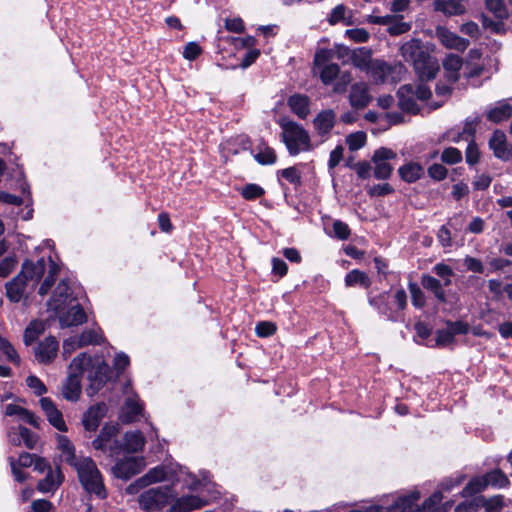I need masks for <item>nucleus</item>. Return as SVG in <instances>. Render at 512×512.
Listing matches in <instances>:
<instances>
[{
  "label": "nucleus",
  "mask_w": 512,
  "mask_h": 512,
  "mask_svg": "<svg viewBox=\"0 0 512 512\" xmlns=\"http://www.w3.org/2000/svg\"><path fill=\"white\" fill-rule=\"evenodd\" d=\"M345 284L348 287L360 285L364 288H368L370 286V280L366 273L355 269L345 276Z\"/></svg>",
  "instance_id": "43"
},
{
  "label": "nucleus",
  "mask_w": 512,
  "mask_h": 512,
  "mask_svg": "<svg viewBox=\"0 0 512 512\" xmlns=\"http://www.w3.org/2000/svg\"><path fill=\"white\" fill-rule=\"evenodd\" d=\"M488 487L485 475L473 478L462 490L463 497H469L484 491Z\"/></svg>",
  "instance_id": "42"
},
{
  "label": "nucleus",
  "mask_w": 512,
  "mask_h": 512,
  "mask_svg": "<svg viewBox=\"0 0 512 512\" xmlns=\"http://www.w3.org/2000/svg\"><path fill=\"white\" fill-rule=\"evenodd\" d=\"M346 35L356 43H365L369 39V33L361 28L347 30Z\"/></svg>",
  "instance_id": "58"
},
{
  "label": "nucleus",
  "mask_w": 512,
  "mask_h": 512,
  "mask_svg": "<svg viewBox=\"0 0 512 512\" xmlns=\"http://www.w3.org/2000/svg\"><path fill=\"white\" fill-rule=\"evenodd\" d=\"M410 29L411 25L409 23L393 19V21L389 24L388 32L391 35H400L408 32Z\"/></svg>",
  "instance_id": "57"
},
{
  "label": "nucleus",
  "mask_w": 512,
  "mask_h": 512,
  "mask_svg": "<svg viewBox=\"0 0 512 512\" xmlns=\"http://www.w3.org/2000/svg\"><path fill=\"white\" fill-rule=\"evenodd\" d=\"M73 468L77 471L78 478L88 493L96 495L99 499L106 498L102 475L91 458L82 457Z\"/></svg>",
  "instance_id": "7"
},
{
  "label": "nucleus",
  "mask_w": 512,
  "mask_h": 512,
  "mask_svg": "<svg viewBox=\"0 0 512 512\" xmlns=\"http://www.w3.org/2000/svg\"><path fill=\"white\" fill-rule=\"evenodd\" d=\"M435 11L442 12L446 16L462 15L465 13V5L460 0H435Z\"/></svg>",
  "instance_id": "25"
},
{
  "label": "nucleus",
  "mask_w": 512,
  "mask_h": 512,
  "mask_svg": "<svg viewBox=\"0 0 512 512\" xmlns=\"http://www.w3.org/2000/svg\"><path fill=\"white\" fill-rule=\"evenodd\" d=\"M350 55V61L355 68L367 72L374 59H372L371 51L361 47L352 51L345 50Z\"/></svg>",
  "instance_id": "23"
},
{
  "label": "nucleus",
  "mask_w": 512,
  "mask_h": 512,
  "mask_svg": "<svg viewBox=\"0 0 512 512\" xmlns=\"http://www.w3.org/2000/svg\"><path fill=\"white\" fill-rule=\"evenodd\" d=\"M476 506L483 507L485 512H501L504 507V496L494 495L492 497H476Z\"/></svg>",
  "instance_id": "33"
},
{
  "label": "nucleus",
  "mask_w": 512,
  "mask_h": 512,
  "mask_svg": "<svg viewBox=\"0 0 512 512\" xmlns=\"http://www.w3.org/2000/svg\"><path fill=\"white\" fill-rule=\"evenodd\" d=\"M79 339L77 336L70 337L63 342V356L65 358L69 357L76 349L82 348L79 345Z\"/></svg>",
  "instance_id": "60"
},
{
  "label": "nucleus",
  "mask_w": 512,
  "mask_h": 512,
  "mask_svg": "<svg viewBox=\"0 0 512 512\" xmlns=\"http://www.w3.org/2000/svg\"><path fill=\"white\" fill-rule=\"evenodd\" d=\"M454 341V336L451 332L446 328L443 330H438L436 333V343L439 346H448L452 344Z\"/></svg>",
  "instance_id": "64"
},
{
  "label": "nucleus",
  "mask_w": 512,
  "mask_h": 512,
  "mask_svg": "<svg viewBox=\"0 0 512 512\" xmlns=\"http://www.w3.org/2000/svg\"><path fill=\"white\" fill-rule=\"evenodd\" d=\"M312 71L314 75H317L320 78L321 82L325 86L331 85L337 78H339L333 86L334 93H344L352 80L351 73L348 71L340 73V67L336 63L321 66Z\"/></svg>",
  "instance_id": "8"
},
{
  "label": "nucleus",
  "mask_w": 512,
  "mask_h": 512,
  "mask_svg": "<svg viewBox=\"0 0 512 512\" xmlns=\"http://www.w3.org/2000/svg\"><path fill=\"white\" fill-rule=\"evenodd\" d=\"M26 383L28 387L32 389L34 393L38 396L43 395L47 391L44 383L36 376H29L26 379Z\"/></svg>",
  "instance_id": "59"
},
{
  "label": "nucleus",
  "mask_w": 512,
  "mask_h": 512,
  "mask_svg": "<svg viewBox=\"0 0 512 512\" xmlns=\"http://www.w3.org/2000/svg\"><path fill=\"white\" fill-rule=\"evenodd\" d=\"M463 60L456 54H448L443 60V67L449 81L456 82L459 78V71Z\"/></svg>",
  "instance_id": "29"
},
{
  "label": "nucleus",
  "mask_w": 512,
  "mask_h": 512,
  "mask_svg": "<svg viewBox=\"0 0 512 512\" xmlns=\"http://www.w3.org/2000/svg\"><path fill=\"white\" fill-rule=\"evenodd\" d=\"M441 159L447 164H456L462 160V154L457 148L449 147L443 151Z\"/></svg>",
  "instance_id": "51"
},
{
  "label": "nucleus",
  "mask_w": 512,
  "mask_h": 512,
  "mask_svg": "<svg viewBox=\"0 0 512 512\" xmlns=\"http://www.w3.org/2000/svg\"><path fill=\"white\" fill-rule=\"evenodd\" d=\"M62 480L63 476L59 469L52 470L49 468L45 479L38 483V490L43 493L55 491Z\"/></svg>",
  "instance_id": "32"
},
{
  "label": "nucleus",
  "mask_w": 512,
  "mask_h": 512,
  "mask_svg": "<svg viewBox=\"0 0 512 512\" xmlns=\"http://www.w3.org/2000/svg\"><path fill=\"white\" fill-rule=\"evenodd\" d=\"M278 123L282 129V140L290 155L296 156L300 152L312 151L315 148L309 133L301 125L287 118H281Z\"/></svg>",
  "instance_id": "6"
},
{
  "label": "nucleus",
  "mask_w": 512,
  "mask_h": 512,
  "mask_svg": "<svg viewBox=\"0 0 512 512\" xmlns=\"http://www.w3.org/2000/svg\"><path fill=\"white\" fill-rule=\"evenodd\" d=\"M176 495L172 486H159L142 493L139 497V504L145 510H153L169 504Z\"/></svg>",
  "instance_id": "9"
},
{
  "label": "nucleus",
  "mask_w": 512,
  "mask_h": 512,
  "mask_svg": "<svg viewBox=\"0 0 512 512\" xmlns=\"http://www.w3.org/2000/svg\"><path fill=\"white\" fill-rule=\"evenodd\" d=\"M87 374L89 385L86 392L89 396L95 395L106 383L110 375V368L101 355L90 356L81 353L69 365L68 376L62 384V396L75 402L79 400L82 392L81 375Z\"/></svg>",
  "instance_id": "1"
},
{
  "label": "nucleus",
  "mask_w": 512,
  "mask_h": 512,
  "mask_svg": "<svg viewBox=\"0 0 512 512\" xmlns=\"http://www.w3.org/2000/svg\"><path fill=\"white\" fill-rule=\"evenodd\" d=\"M435 36L439 42L447 49L463 52L469 45V42L466 39L460 37L456 33L448 30L443 26L436 27Z\"/></svg>",
  "instance_id": "16"
},
{
  "label": "nucleus",
  "mask_w": 512,
  "mask_h": 512,
  "mask_svg": "<svg viewBox=\"0 0 512 512\" xmlns=\"http://www.w3.org/2000/svg\"><path fill=\"white\" fill-rule=\"evenodd\" d=\"M489 146L496 158L504 161L512 159V144L507 142L504 132L495 130L490 138Z\"/></svg>",
  "instance_id": "18"
},
{
  "label": "nucleus",
  "mask_w": 512,
  "mask_h": 512,
  "mask_svg": "<svg viewBox=\"0 0 512 512\" xmlns=\"http://www.w3.org/2000/svg\"><path fill=\"white\" fill-rule=\"evenodd\" d=\"M400 178L407 182L413 183L424 175V167L417 162H407L398 169Z\"/></svg>",
  "instance_id": "26"
},
{
  "label": "nucleus",
  "mask_w": 512,
  "mask_h": 512,
  "mask_svg": "<svg viewBox=\"0 0 512 512\" xmlns=\"http://www.w3.org/2000/svg\"><path fill=\"white\" fill-rule=\"evenodd\" d=\"M140 412L141 405L139 404L138 399L136 397L129 398L123 407L122 418L125 422H132Z\"/></svg>",
  "instance_id": "44"
},
{
  "label": "nucleus",
  "mask_w": 512,
  "mask_h": 512,
  "mask_svg": "<svg viewBox=\"0 0 512 512\" xmlns=\"http://www.w3.org/2000/svg\"><path fill=\"white\" fill-rule=\"evenodd\" d=\"M39 403L50 424L59 431H66L67 427L62 413L56 408L54 402L48 397H43Z\"/></svg>",
  "instance_id": "21"
},
{
  "label": "nucleus",
  "mask_w": 512,
  "mask_h": 512,
  "mask_svg": "<svg viewBox=\"0 0 512 512\" xmlns=\"http://www.w3.org/2000/svg\"><path fill=\"white\" fill-rule=\"evenodd\" d=\"M421 494L418 490L409 491L392 497L391 501L382 506L383 512H442L441 491H436L419 504Z\"/></svg>",
  "instance_id": "4"
},
{
  "label": "nucleus",
  "mask_w": 512,
  "mask_h": 512,
  "mask_svg": "<svg viewBox=\"0 0 512 512\" xmlns=\"http://www.w3.org/2000/svg\"><path fill=\"white\" fill-rule=\"evenodd\" d=\"M186 483L190 490H198L201 494L178 498L170 507V512H188L199 509L216 500L219 495V492L214 489V484L210 482L207 472L201 473V479L189 474Z\"/></svg>",
  "instance_id": "3"
},
{
  "label": "nucleus",
  "mask_w": 512,
  "mask_h": 512,
  "mask_svg": "<svg viewBox=\"0 0 512 512\" xmlns=\"http://www.w3.org/2000/svg\"><path fill=\"white\" fill-rule=\"evenodd\" d=\"M118 431L119 429L116 424L105 425L99 436L93 440V448L96 450L108 451L110 456L117 454L120 450V445L115 439Z\"/></svg>",
  "instance_id": "12"
},
{
  "label": "nucleus",
  "mask_w": 512,
  "mask_h": 512,
  "mask_svg": "<svg viewBox=\"0 0 512 512\" xmlns=\"http://www.w3.org/2000/svg\"><path fill=\"white\" fill-rule=\"evenodd\" d=\"M58 349L57 339L53 336L46 337L34 348L35 359L40 364H49L56 358Z\"/></svg>",
  "instance_id": "15"
},
{
  "label": "nucleus",
  "mask_w": 512,
  "mask_h": 512,
  "mask_svg": "<svg viewBox=\"0 0 512 512\" xmlns=\"http://www.w3.org/2000/svg\"><path fill=\"white\" fill-rule=\"evenodd\" d=\"M143 457H127L113 467V473L117 478L129 479L140 473L145 467Z\"/></svg>",
  "instance_id": "14"
},
{
  "label": "nucleus",
  "mask_w": 512,
  "mask_h": 512,
  "mask_svg": "<svg viewBox=\"0 0 512 512\" xmlns=\"http://www.w3.org/2000/svg\"><path fill=\"white\" fill-rule=\"evenodd\" d=\"M460 31L472 38H479L481 35L480 27L477 23L469 21L461 25Z\"/></svg>",
  "instance_id": "63"
},
{
  "label": "nucleus",
  "mask_w": 512,
  "mask_h": 512,
  "mask_svg": "<svg viewBox=\"0 0 512 512\" xmlns=\"http://www.w3.org/2000/svg\"><path fill=\"white\" fill-rule=\"evenodd\" d=\"M347 13H350V11L344 5H337L332 9L328 21L331 25H335L339 22L350 24V21H348L349 17L347 16Z\"/></svg>",
  "instance_id": "47"
},
{
  "label": "nucleus",
  "mask_w": 512,
  "mask_h": 512,
  "mask_svg": "<svg viewBox=\"0 0 512 512\" xmlns=\"http://www.w3.org/2000/svg\"><path fill=\"white\" fill-rule=\"evenodd\" d=\"M288 105L292 112L301 119H305L309 114V98L307 96L292 95L288 100Z\"/></svg>",
  "instance_id": "31"
},
{
  "label": "nucleus",
  "mask_w": 512,
  "mask_h": 512,
  "mask_svg": "<svg viewBox=\"0 0 512 512\" xmlns=\"http://www.w3.org/2000/svg\"><path fill=\"white\" fill-rule=\"evenodd\" d=\"M481 21H482L483 27L489 29L492 32L504 33L506 31L505 25L503 24L502 20L493 21L488 16L482 14Z\"/></svg>",
  "instance_id": "52"
},
{
  "label": "nucleus",
  "mask_w": 512,
  "mask_h": 512,
  "mask_svg": "<svg viewBox=\"0 0 512 512\" xmlns=\"http://www.w3.org/2000/svg\"><path fill=\"white\" fill-rule=\"evenodd\" d=\"M45 330L44 323L39 320H33L26 327L23 334V341L26 346H30L35 340L43 334Z\"/></svg>",
  "instance_id": "36"
},
{
  "label": "nucleus",
  "mask_w": 512,
  "mask_h": 512,
  "mask_svg": "<svg viewBox=\"0 0 512 512\" xmlns=\"http://www.w3.org/2000/svg\"><path fill=\"white\" fill-rule=\"evenodd\" d=\"M255 159L262 165H269L276 161V154L273 149L265 148L255 155Z\"/></svg>",
  "instance_id": "54"
},
{
  "label": "nucleus",
  "mask_w": 512,
  "mask_h": 512,
  "mask_svg": "<svg viewBox=\"0 0 512 512\" xmlns=\"http://www.w3.org/2000/svg\"><path fill=\"white\" fill-rule=\"evenodd\" d=\"M34 460V456L30 453L21 454L17 460H15L13 457L9 458L12 473L17 481L23 482L26 479V475L21 471V468L32 466Z\"/></svg>",
  "instance_id": "27"
},
{
  "label": "nucleus",
  "mask_w": 512,
  "mask_h": 512,
  "mask_svg": "<svg viewBox=\"0 0 512 512\" xmlns=\"http://www.w3.org/2000/svg\"><path fill=\"white\" fill-rule=\"evenodd\" d=\"M486 8L497 19L504 20L509 17V9L505 4V0H486Z\"/></svg>",
  "instance_id": "41"
},
{
  "label": "nucleus",
  "mask_w": 512,
  "mask_h": 512,
  "mask_svg": "<svg viewBox=\"0 0 512 512\" xmlns=\"http://www.w3.org/2000/svg\"><path fill=\"white\" fill-rule=\"evenodd\" d=\"M371 101L369 86L365 82L354 83L350 88L349 102L353 108L362 109Z\"/></svg>",
  "instance_id": "20"
},
{
  "label": "nucleus",
  "mask_w": 512,
  "mask_h": 512,
  "mask_svg": "<svg viewBox=\"0 0 512 512\" xmlns=\"http://www.w3.org/2000/svg\"><path fill=\"white\" fill-rule=\"evenodd\" d=\"M512 114V106L506 102H498L487 111V118L491 122L499 123L508 119Z\"/></svg>",
  "instance_id": "34"
},
{
  "label": "nucleus",
  "mask_w": 512,
  "mask_h": 512,
  "mask_svg": "<svg viewBox=\"0 0 512 512\" xmlns=\"http://www.w3.org/2000/svg\"><path fill=\"white\" fill-rule=\"evenodd\" d=\"M488 486L497 489L506 488L510 485L508 477L499 469L493 470L485 474Z\"/></svg>",
  "instance_id": "40"
},
{
  "label": "nucleus",
  "mask_w": 512,
  "mask_h": 512,
  "mask_svg": "<svg viewBox=\"0 0 512 512\" xmlns=\"http://www.w3.org/2000/svg\"><path fill=\"white\" fill-rule=\"evenodd\" d=\"M275 331L276 325L268 321L259 322L255 327V332L259 337L271 336Z\"/></svg>",
  "instance_id": "56"
},
{
  "label": "nucleus",
  "mask_w": 512,
  "mask_h": 512,
  "mask_svg": "<svg viewBox=\"0 0 512 512\" xmlns=\"http://www.w3.org/2000/svg\"><path fill=\"white\" fill-rule=\"evenodd\" d=\"M334 236L340 240H346L350 236V229L348 225L340 220L333 222Z\"/></svg>",
  "instance_id": "55"
},
{
  "label": "nucleus",
  "mask_w": 512,
  "mask_h": 512,
  "mask_svg": "<svg viewBox=\"0 0 512 512\" xmlns=\"http://www.w3.org/2000/svg\"><path fill=\"white\" fill-rule=\"evenodd\" d=\"M61 327L80 325L86 321V314L79 303L72 302L55 311Z\"/></svg>",
  "instance_id": "13"
},
{
  "label": "nucleus",
  "mask_w": 512,
  "mask_h": 512,
  "mask_svg": "<svg viewBox=\"0 0 512 512\" xmlns=\"http://www.w3.org/2000/svg\"><path fill=\"white\" fill-rule=\"evenodd\" d=\"M409 290L411 293L412 304L415 307L421 308L425 304V296L421 289L415 283L409 284Z\"/></svg>",
  "instance_id": "53"
},
{
  "label": "nucleus",
  "mask_w": 512,
  "mask_h": 512,
  "mask_svg": "<svg viewBox=\"0 0 512 512\" xmlns=\"http://www.w3.org/2000/svg\"><path fill=\"white\" fill-rule=\"evenodd\" d=\"M48 270L44 282L41 284L38 293L42 296L46 295L51 286L55 282V278L59 272V266L49 257L47 260L41 258L36 262L27 260L23 263L20 273L17 275L26 283L36 284Z\"/></svg>",
  "instance_id": "5"
},
{
  "label": "nucleus",
  "mask_w": 512,
  "mask_h": 512,
  "mask_svg": "<svg viewBox=\"0 0 512 512\" xmlns=\"http://www.w3.org/2000/svg\"><path fill=\"white\" fill-rule=\"evenodd\" d=\"M280 173H281V176L285 180H287L289 183L295 184V185L300 184L301 175L296 167H289V168L283 169Z\"/></svg>",
  "instance_id": "61"
},
{
  "label": "nucleus",
  "mask_w": 512,
  "mask_h": 512,
  "mask_svg": "<svg viewBox=\"0 0 512 512\" xmlns=\"http://www.w3.org/2000/svg\"><path fill=\"white\" fill-rule=\"evenodd\" d=\"M105 413L106 407L104 404L90 407L83 417L84 428L87 431H96Z\"/></svg>",
  "instance_id": "22"
},
{
  "label": "nucleus",
  "mask_w": 512,
  "mask_h": 512,
  "mask_svg": "<svg viewBox=\"0 0 512 512\" xmlns=\"http://www.w3.org/2000/svg\"><path fill=\"white\" fill-rule=\"evenodd\" d=\"M333 59V51L330 49L320 48L317 49L314 55L312 70L317 69L321 66L331 64Z\"/></svg>",
  "instance_id": "46"
},
{
  "label": "nucleus",
  "mask_w": 512,
  "mask_h": 512,
  "mask_svg": "<svg viewBox=\"0 0 512 512\" xmlns=\"http://www.w3.org/2000/svg\"><path fill=\"white\" fill-rule=\"evenodd\" d=\"M5 414L9 415V416L18 415L26 422H28L34 426H37V421H36L35 416L32 413H30L29 411L25 410L24 408H22L18 405H13V404L7 405L5 408Z\"/></svg>",
  "instance_id": "45"
},
{
  "label": "nucleus",
  "mask_w": 512,
  "mask_h": 512,
  "mask_svg": "<svg viewBox=\"0 0 512 512\" xmlns=\"http://www.w3.org/2000/svg\"><path fill=\"white\" fill-rule=\"evenodd\" d=\"M71 287L66 281H60L53 292L52 298L48 303L49 309L56 311L64 307L66 304H72L76 301Z\"/></svg>",
  "instance_id": "17"
},
{
  "label": "nucleus",
  "mask_w": 512,
  "mask_h": 512,
  "mask_svg": "<svg viewBox=\"0 0 512 512\" xmlns=\"http://www.w3.org/2000/svg\"><path fill=\"white\" fill-rule=\"evenodd\" d=\"M240 193L246 200H254L263 196L265 191L257 184H247L241 189Z\"/></svg>",
  "instance_id": "49"
},
{
  "label": "nucleus",
  "mask_w": 512,
  "mask_h": 512,
  "mask_svg": "<svg viewBox=\"0 0 512 512\" xmlns=\"http://www.w3.org/2000/svg\"><path fill=\"white\" fill-rule=\"evenodd\" d=\"M421 284L425 289L432 291L440 302L446 301L445 292L442 289L441 282L438 279L430 275H423L421 278Z\"/></svg>",
  "instance_id": "37"
},
{
  "label": "nucleus",
  "mask_w": 512,
  "mask_h": 512,
  "mask_svg": "<svg viewBox=\"0 0 512 512\" xmlns=\"http://www.w3.org/2000/svg\"><path fill=\"white\" fill-rule=\"evenodd\" d=\"M434 45L424 46L418 39H410L402 44L400 53L402 57L411 62L421 81L434 79L439 71V63L430 55Z\"/></svg>",
  "instance_id": "2"
},
{
  "label": "nucleus",
  "mask_w": 512,
  "mask_h": 512,
  "mask_svg": "<svg viewBox=\"0 0 512 512\" xmlns=\"http://www.w3.org/2000/svg\"><path fill=\"white\" fill-rule=\"evenodd\" d=\"M124 440L125 449L130 452L140 451L145 445V438L140 431L127 432Z\"/></svg>",
  "instance_id": "38"
},
{
  "label": "nucleus",
  "mask_w": 512,
  "mask_h": 512,
  "mask_svg": "<svg viewBox=\"0 0 512 512\" xmlns=\"http://www.w3.org/2000/svg\"><path fill=\"white\" fill-rule=\"evenodd\" d=\"M27 283L19 276L14 277L6 284V295L11 302H19L23 296Z\"/></svg>",
  "instance_id": "35"
},
{
  "label": "nucleus",
  "mask_w": 512,
  "mask_h": 512,
  "mask_svg": "<svg viewBox=\"0 0 512 512\" xmlns=\"http://www.w3.org/2000/svg\"><path fill=\"white\" fill-rule=\"evenodd\" d=\"M402 71L403 66L401 64L391 65L385 61L374 59L366 73L374 84L378 85L388 82L396 83L399 81Z\"/></svg>",
  "instance_id": "10"
},
{
  "label": "nucleus",
  "mask_w": 512,
  "mask_h": 512,
  "mask_svg": "<svg viewBox=\"0 0 512 512\" xmlns=\"http://www.w3.org/2000/svg\"><path fill=\"white\" fill-rule=\"evenodd\" d=\"M366 143V134L363 131H357L347 135L346 144L351 151H356L362 148Z\"/></svg>",
  "instance_id": "48"
},
{
  "label": "nucleus",
  "mask_w": 512,
  "mask_h": 512,
  "mask_svg": "<svg viewBox=\"0 0 512 512\" xmlns=\"http://www.w3.org/2000/svg\"><path fill=\"white\" fill-rule=\"evenodd\" d=\"M399 106L402 110L416 113L418 111L417 104L415 102L414 86L403 85L398 90Z\"/></svg>",
  "instance_id": "24"
},
{
  "label": "nucleus",
  "mask_w": 512,
  "mask_h": 512,
  "mask_svg": "<svg viewBox=\"0 0 512 512\" xmlns=\"http://www.w3.org/2000/svg\"><path fill=\"white\" fill-rule=\"evenodd\" d=\"M396 157V152L390 148L380 147L376 149L371 159L374 176L377 179H388L394 169L391 161L395 160Z\"/></svg>",
  "instance_id": "11"
},
{
  "label": "nucleus",
  "mask_w": 512,
  "mask_h": 512,
  "mask_svg": "<svg viewBox=\"0 0 512 512\" xmlns=\"http://www.w3.org/2000/svg\"><path fill=\"white\" fill-rule=\"evenodd\" d=\"M0 350L5 354L7 359L14 363H19L20 358L15 350V348L12 346V344L2 336H0Z\"/></svg>",
  "instance_id": "50"
},
{
  "label": "nucleus",
  "mask_w": 512,
  "mask_h": 512,
  "mask_svg": "<svg viewBox=\"0 0 512 512\" xmlns=\"http://www.w3.org/2000/svg\"><path fill=\"white\" fill-rule=\"evenodd\" d=\"M336 123V113L332 109L319 112L313 120L316 133L326 138Z\"/></svg>",
  "instance_id": "19"
},
{
  "label": "nucleus",
  "mask_w": 512,
  "mask_h": 512,
  "mask_svg": "<svg viewBox=\"0 0 512 512\" xmlns=\"http://www.w3.org/2000/svg\"><path fill=\"white\" fill-rule=\"evenodd\" d=\"M57 446L58 449L61 451L62 459L72 467L78 462V460L82 458L76 456L74 446L72 445L70 440L65 436H58Z\"/></svg>",
  "instance_id": "30"
},
{
  "label": "nucleus",
  "mask_w": 512,
  "mask_h": 512,
  "mask_svg": "<svg viewBox=\"0 0 512 512\" xmlns=\"http://www.w3.org/2000/svg\"><path fill=\"white\" fill-rule=\"evenodd\" d=\"M79 339V345L82 347L88 345H97L103 341V335L99 328H91L84 330L81 335L77 336Z\"/></svg>",
  "instance_id": "39"
},
{
  "label": "nucleus",
  "mask_w": 512,
  "mask_h": 512,
  "mask_svg": "<svg viewBox=\"0 0 512 512\" xmlns=\"http://www.w3.org/2000/svg\"><path fill=\"white\" fill-rule=\"evenodd\" d=\"M201 53V47L196 42H190L184 48L183 57L192 61L196 59Z\"/></svg>",
  "instance_id": "62"
},
{
  "label": "nucleus",
  "mask_w": 512,
  "mask_h": 512,
  "mask_svg": "<svg viewBox=\"0 0 512 512\" xmlns=\"http://www.w3.org/2000/svg\"><path fill=\"white\" fill-rule=\"evenodd\" d=\"M169 479H170V476H169L168 471L164 467L158 466V467L152 468L143 477L138 479L136 481L135 485L142 488V487H146L151 484L166 481Z\"/></svg>",
  "instance_id": "28"
}]
</instances>
